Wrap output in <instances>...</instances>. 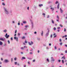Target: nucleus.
<instances>
[{
    "label": "nucleus",
    "instance_id": "1",
    "mask_svg": "<svg viewBox=\"0 0 67 67\" xmlns=\"http://www.w3.org/2000/svg\"><path fill=\"white\" fill-rule=\"evenodd\" d=\"M3 9L4 10V12L5 14H6V15H8L9 14V13L8 10H7V8L5 7H4Z\"/></svg>",
    "mask_w": 67,
    "mask_h": 67
},
{
    "label": "nucleus",
    "instance_id": "2",
    "mask_svg": "<svg viewBox=\"0 0 67 67\" xmlns=\"http://www.w3.org/2000/svg\"><path fill=\"white\" fill-rule=\"evenodd\" d=\"M51 63L55 62V59H54V58H53V57H51Z\"/></svg>",
    "mask_w": 67,
    "mask_h": 67
},
{
    "label": "nucleus",
    "instance_id": "3",
    "mask_svg": "<svg viewBox=\"0 0 67 67\" xmlns=\"http://www.w3.org/2000/svg\"><path fill=\"white\" fill-rule=\"evenodd\" d=\"M4 62L5 63H9L10 61H9V60L6 59L4 60Z\"/></svg>",
    "mask_w": 67,
    "mask_h": 67
},
{
    "label": "nucleus",
    "instance_id": "4",
    "mask_svg": "<svg viewBox=\"0 0 67 67\" xmlns=\"http://www.w3.org/2000/svg\"><path fill=\"white\" fill-rule=\"evenodd\" d=\"M5 37L6 38H9V37H10V35H8V34L7 33L5 35Z\"/></svg>",
    "mask_w": 67,
    "mask_h": 67
},
{
    "label": "nucleus",
    "instance_id": "5",
    "mask_svg": "<svg viewBox=\"0 0 67 67\" xmlns=\"http://www.w3.org/2000/svg\"><path fill=\"white\" fill-rule=\"evenodd\" d=\"M31 24L32 26V29H33L34 26V24H33V21H31Z\"/></svg>",
    "mask_w": 67,
    "mask_h": 67
},
{
    "label": "nucleus",
    "instance_id": "6",
    "mask_svg": "<svg viewBox=\"0 0 67 67\" xmlns=\"http://www.w3.org/2000/svg\"><path fill=\"white\" fill-rule=\"evenodd\" d=\"M28 44L29 45H33V42L31 41V43L30 42H28Z\"/></svg>",
    "mask_w": 67,
    "mask_h": 67
},
{
    "label": "nucleus",
    "instance_id": "7",
    "mask_svg": "<svg viewBox=\"0 0 67 67\" xmlns=\"http://www.w3.org/2000/svg\"><path fill=\"white\" fill-rule=\"evenodd\" d=\"M49 30L46 34V36L48 35V34H49Z\"/></svg>",
    "mask_w": 67,
    "mask_h": 67
},
{
    "label": "nucleus",
    "instance_id": "8",
    "mask_svg": "<svg viewBox=\"0 0 67 67\" xmlns=\"http://www.w3.org/2000/svg\"><path fill=\"white\" fill-rule=\"evenodd\" d=\"M53 36H54V38H55V37H56V36H57L56 35V34H55V33L53 34Z\"/></svg>",
    "mask_w": 67,
    "mask_h": 67
},
{
    "label": "nucleus",
    "instance_id": "9",
    "mask_svg": "<svg viewBox=\"0 0 67 67\" xmlns=\"http://www.w3.org/2000/svg\"><path fill=\"white\" fill-rule=\"evenodd\" d=\"M65 59L66 58L65 57V56H63L61 58V59Z\"/></svg>",
    "mask_w": 67,
    "mask_h": 67
},
{
    "label": "nucleus",
    "instance_id": "10",
    "mask_svg": "<svg viewBox=\"0 0 67 67\" xmlns=\"http://www.w3.org/2000/svg\"><path fill=\"white\" fill-rule=\"evenodd\" d=\"M65 59L66 58L65 57V56H63L61 58V59Z\"/></svg>",
    "mask_w": 67,
    "mask_h": 67
},
{
    "label": "nucleus",
    "instance_id": "11",
    "mask_svg": "<svg viewBox=\"0 0 67 67\" xmlns=\"http://www.w3.org/2000/svg\"><path fill=\"white\" fill-rule=\"evenodd\" d=\"M65 59L66 58L65 57V56H63L61 58V59Z\"/></svg>",
    "mask_w": 67,
    "mask_h": 67
},
{
    "label": "nucleus",
    "instance_id": "12",
    "mask_svg": "<svg viewBox=\"0 0 67 67\" xmlns=\"http://www.w3.org/2000/svg\"><path fill=\"white\" fill-rule=\"evenodd\" d=\"M23 22L24 24H25L26 23V21H23Z\"/></svg>",
    "mask_w": 67,
    "mask_h": 67
},
{
    "label": "nucleus",
    "instance_id": "13",
    "mask_svg": "<svg viewBox=\"0 0 67 67\" xmlns=\"http://www.w3.org/2000/svg\"><path fill=\"white\" fill-rule=\"evenodd\" d=\"M60 11L61 13H63V10H62V9L61 8H60Z\"/></svg>",
    "mask_w": 67,
    "mask_h": 67
},
{
    "label": "nucleus",
    "instance_id": "14",
    "mask_svg": "<svg viewBox=\"0 0 67 67\" xmlns=\"http://www.w3.org/2000/svg\"><path fill=\"white\" fill-rule=\"evenodd\" d=\"M0 40H1V41H4V39L2 38H0Z\"/></svg>",
    "mask_w": 67,
    "mask_h": 67
},
{
    "label": "nucleus",
    "instance_id": "15",
    "mask_svg": "<svg viewBox=\"0 0 67 67\" xmlns=\"http://www.w3.org/2000/svg\"><path fill=\"white\" fill-rule=\"evenodd\" d=\"M59 3L57 5V9H59Z\"/></svg>",
    "mask_w": 67,
    "mask_h": 67
},
{
    "label": "nucleus",
    "instance_id": "16",
    "mask_svg": "<svg viewBox=\"0 0 67 67\" xmlns=\"http://www.w3.org/2000/svg\"><path fill=\"white\" fill-rule=\"evenodd\" d=\"M3 44V43L1 41H0V45H2Z\"/></svg>",
    "mask_w": 67,
    "mask_h": 67
},
{
    "label": "nucleus",
    "instance_id": "17",
    "mask_svg": "<svg viewBox=\"0 0 67 67\" xmlns=\"http://www.w3.org/2000/svg\"><path fill=\"white\" fill-rule=\"evenodd\" d=\"M41 36H43V31H42V32L41 33Z\"/></svg>",
    "mask_w": 67,
    "mask_h": 67
},
{
    "label": "nucleus",
    "instance_id": "18",
    "mask_svg": "<svg viewBox=\"0 0 67 67\" xmlns=\"http://www.w3.org/2000/svg\"><path fill=\"white\" fill-rule=\"evenodd\" d=\"M7 31V30H5L3 31V32H5V33H6Z\"/></svg>",
    "mask_w": 67,
    "mask_h": 67
},
{
    "label": "nucleus",
    "instance_id": "19",
    "mask_svg": "<svg viewBox=\"0 0 67 67\" xmlns=\"http://www.w3.org/2000/svg\"><path fill=\"white\" fill-rule=\"evenodd\" d=\"M2 5H4V6H5V4L4 3H2Z\"/></svg>",
    "mask_w": 67,
    "mask_h": 67
},
{
    "label": "nucleus",
    "instance_id": "20",
    "mask_svg": "<svg viewBox=\"0 0 67 67\" xmlns=\"http://www.w3.org/2000/svg\"><path fill=\"white\" fill-rule=\"evenodd\" d=\"M42 15H44V17H45V14L44 13H43L42 14Z\"/></svg>",
    "mask_w": 67,
    "mask_h": 67
},
{
    "label": "nucleus",
    "instance_id": "21",
    "mask_svg": "<svg viewBox=\"0 0 67 67\" xmlns=\"http://www.w3.org/2000/svg\"><path fill=\"white\" fill-rule=\"evenodd\" d=\"M52 23H53V24H54V20H52Z\"/></svg>",
    "mask_w": 67,
    "mask_h": 67
},
{
    "label": "nucleus",
    "instance_id": "22",
    "mask_svg": "<svg viewBox=\"0 0 67 67\" xmlns=\"http://www.w3.org/2000/svg\"><path fill=\"white\" fill-rule=\"evenodd\" d=\"M39 7H41V6H43V4H39Z\"/></svg>",
    "mask_w": 67,
    "mask_h": 67
},
{
    "label": "nucleus",
    "instance_id": "23",
    "mask_svg": "<svg viewBox=\"0 0 67 67\" xmlns=\"http://www.w3.org/2000/svg\"><path fill=\"white\" fill-rule=\"evenodd\" d=\"M22 59H25V58L24 57H22Z\"/></svg>",
    "mask_w": 67,
    "mask_h": 67
},
{
    "label": "nucleus",
    "instance_id": "24",
    "mask_svg": "<svg viewBox=\"0 0 67 67\" xmlns=\"http://www.w3.org/2000/svg\"><path fill=\"white\" fill-rule=\"evenodd\" d=\"M47 61L48 62H49V59H47Z\"/></svg>",
    "mask_w": 67,
    "mask_h": 67
},
{
    "label": "nucleus",
    "instance_id": "25",
    "mask_svg": "<svg viewBox=\"0 0 67 67\" xmlns=\"http://www.w3.org/2000/svg\"><path fill=\"white\" fill-rule=\"evenodd\" d=\"M24 49V48H23V47L21 48V50H23Z\"/></svg>",
    "mask_w": 67,
    "mask_h": 67
},
{
    "label": "nucleus",
    "instance_id": "26",
    "mask_svg": "<svg viewBox=\"0 0 67 67\" xmlns=\"http://www.w3.org/2000/svg\"><path fill=\"white\" fill-rule=\"evenodd\" d=\"M62 62L63 64H64V60H62Z\"/></svg>",
    "mask_w": 67,
    "mask_h": 67
},
{
    "label": "nucleus",
    "instance_id": "27",
    "mask_svg": "<svg viewBox=\"0 0 67 67\" xmlns=\"http://www.w3.org/2000/svg\"><path fill=\"white\" fill-rule=\"evenodd\" d=\"M51 10H52V11H54V8H51Z\"/></svg>",
    "mask_w": 67,
    "mask_h": 67
},
{
    "label": "nucleus",
    "instance_id": "28",
    "mask_svg": "<svg viewBox=\"0 0 67 67\" xmlns=\"http://www.w3.org/2000/svg\"><path fill=\"white\" fill-rule=\"evenodd\" d=\"M53 30L54 31H55V30H56V27H55L53 28Z\"/></svg>",
    "mask_w": 67,
    "mask_h": 67
},
{
    "label": "nucleus",
    "instance_id": "29",
    "mask_svg": "<svg viewBox=\"0 0 67 67\" xmlns=\"http://www.w3.org/2000/svg\"><path fill=\"white\" fill-rule=\"evenodd\" d=\"M27 59H29L30 60H31V59H32V58H28Z\"/></svg>",
    "mask_w": 67,
    "mask_h": 67
},
{
    "label": "nucleus",
    "instance_id": "30",
    "mask_svg": "<svg viewBox=\"0 0 67 67\" xmlns=\"http://www.w3.org/2000/svg\"><path fill=\"white\" fill-rule=\"evenodd\" d=\"M60 27H63V25L62 24L60 25Z\"/></svg>",
    "mask_w": 67,
    "mask_h": 67
},
{
    "label": "nucleus",
    "instance_id": "31",
    "mask_svg": "<svg viewBox=\"0 0 67 67\" xmlns=\"http://www.w3.org/2000/svg\"><path fill=\"white\" fill-rule=\"evenodd\" d=\"M25 37L23 36L22 37V39H25Z\"/></svg>",
    "mask_w": 67,
    "mask_h": 67
},
{
    "label": "nucleus",
    "instance_id": "32",
    "mask_svg": "<svg viewBox=\"0 0 67 67\" xmlns=\"http://www.w3.org/2000/svg\"><path fill=\"white\" fill-rule=\"evenodd\" d=\"M57 19H59V16L58 15L57 16Z\"/></svg>",
    "mask_w": 67,
    "mask_h": 67
},
{
    "label": "nucleus",
    "instance_id": "33",
    "mask_svg": "<svg viewBox=\"0 0 67 67\" xmlns=\"http://www.w3.org/2000/svg\"><path fill=\"white\" fill-rule=\"evenodd\" d=\"M28 26H28L26 25L25 26V27H26V28H27V27H28Z\"/></svg>",
    "mask_w": 67,
    "mask_h": 67
},
{
    "label": "nucleus",
    "instance_id": "34",
    "mask_svg": "<svg viewBox=\"0 0 67 67\" xmlns=\"http://www.w3.org/2000/svg\"><path fill=\"white\" fill-rule=\"evenodd\" d=\"M17 62H15V65H16L18 63H17Z\"/></svg>",
    "mask_w": 67,
    "mask_h": 67
},
{
    "label": "nucleus",
    "instance_id": "35",
    "mask_svg": "<svg viewBox=\"0 0 67 67\" xmlns=\"http://www.w3.org/2000/svg\"><path fill=\"white\" fill-rule=\"evenodd\" d=\"M18 37H16V41L17 42H18Z\"/></svg>",
    "mask_w": 67,
    "mask_h": 67
},
{
    "label": "nucleus",
    "instance_id": "36",
    "mask_svg": "<svg viewBox=\"0 0 67 67\" xmlns=\"http://www.w3.org/2000/svg\"><path fill=\"white\" fill-rule=\"evenodd\" d=\"M49 18V15H48L47 17V18Z\"/></svg>",
    "mask_w": 67,
    "mask_h": 67
},
{
    "label": "nucleus",
    "instance_id": "37",
    "mask_svg": "<svg viewBox=\"0 0 67 67\" xmlns=\"http://www.w3.org/2000/svg\"><path fill=\"white\" fill-rule=\"evenodd\" d=\"M64 32H66V28L64 29Z\"/></svg>",
    "mask_w": 67,
    "mask_h": 67
},
{
    "label": "nucleus",
    "instance_id": "38",
    "mask_svg": "<svg viewBox=\"0 0 67 67\" xmlns=\"http://www.w3.org/2000/svg\"><path fill=\"white\" fill-rule=\"evenodd\" d=\"M21 35V34L20 33H18V36H20Z\"/></svg>",
    "mask_w": 67,
    "mask_h": 67
},
{
    "label": "nucleus",
    "instance_id": "39",
    "mask_svg": "<svg viewBox=\"0 0 67 67\" xmlns=\"http://www.w3.org/2000/svg\"><path fill=\"white\" fill-rule=\"evenodd\" d=\"M62 44H63V43H60V45H61V46L62 45Z\"/></svg>",
    "mask_w": 67,
    "mask_h": 67
},
{
    "label": "nucleus",
    "instance_id": "40",
    "mask_svg": "<svg viewBox=\"0 0 67 67\" xmlns=\"http://www.w3.org/2000/svg\"><path fill=\"white\" fill-rule=\"evenodd\" d=\"M10 40H11V41H12L13 40V38H12V37H11V38Z\"/></svg>",
    "mask_w": 67,
    "mask_h": 67
},
{
    "label": "nucleus",
    "instance_id": "41",
    "mask_svg": "<svg viewBox=\"0 0 67 67\" xmlns=\"http://www.w3.org/2000/svg\"><path fill=\"white\" fill-rule=\"evenodd\" d=\"M54 48L55 49H57V48L56 47V46H55L54 47Z\"/></svg>",
    "mask_w": 67,
    "mask_h": 67
},
{
    "label": "nucleus",
    "instance_id": "42",
    "mask_svg": "<svg viewBox=\"0 0 67 67\" xmlns=\"http://www.w3.org/2000/svg\"><path fill=\"white\" fill-rule=\"evenodd\" d=\"M52 36H53V35L52 34H51L50 36V37H52Z\"/></svg>",
    "mask_w": 67,
    "mask_h": 67
},
{
    "label": "nucleus",
    "instance_id": "43",
    "mask_svg": "<svg viewBox=\"0 0 67 67\" xmlns=\"http://www.w3.org/2000/svg\"><path fill=\"white\" fill-rule=\"evenodd\" d=\"M25 43H27V42L26 41V40H25Z\"/></svg>",
    "mask_w": 67,
    "mask_h": 67
},
{
    "label": "nucleus",
    "instance_id": "44",
    "mask_svg": "<svg viewBox=\"0 0 67 67\" xmlns=\"http://www.w3.org/2000/svg\"><path fill=\"white\" fill-rule=\"evenodd\" d=\"M61 41H62V40L61 39H59V42H60Z\"/></svg>",
    "mask_w": 67,
    "mask_h": 67
},
{
    "label": "nucleus",
    "instance_id": "45",
    "mask_svg": "<svg viewBox=\"0 0 67 67\" xmlns=\"http://www.w3.org/2000/svg\"><path fill=\"white\" fill-rule=\"evenodd\" d=\"M37 33V32H36V31L35 32L34 34H36Z\"/></svg>",
    "mask_w": 67,
    "mask_h": 67
},
{
    "label": "nucleus",
    "instance_id": "46",
    "mask_svg": "<svg viewBox=\"0 0 67 67\" xmlns=\"http://www.w3.org/2000/svg\"><path fill=\"white\" fill-rule=\"evenodd\" d=\"M32 62H35V59L33 60Z\"/></svg>",
    "mask_w": 67,
    "mask_h": 67
},
{
    "label": "nucleus",
    "instance_id": "47",
    "mask_svg": "<svg viewBox=\"0 0 67 67\" xmlns=\"http://www.w3.org/2000/svg\"><path fill=\"white\" fill-rule=\"evenodd\" d=\"M24 48H27V47L26 46H24Z\"/></svg>",
    "mask_w": 67,
    "mask_h": 67
},
{
    "label": "nucleus",
    "instance_id": "48",
    "mask_svg": "<svg viewBox=\"0 0 67 67\" xmlns=\"http://www.w3.org/2000/svg\"><path fill=\"white\" fill-rule=\"evenodd\" d=\"M8 44H10V41H9V40H8Z\"/></svg>",
    "mask_w": 67,
    "mask_h": 67
},
{
    "label": "nucleus",
    "instance_id": "49",
    "mask_svg": "<svg viewBox=\"0 0 67 67\" xmlns=\"http://www.w3.org/2000/svg\"><path fill=\"white\" fill-rule=\"evenodd\" d=\"M17 65H18V66H20V64H19V63H18L17 64Z\"/></svg>",
    "mask_w": 67,
    "mask_h": 67
},
{
    "label": "nucleus",
    "instance_id": "50",
    "mask_svg": "<svg viewBox=\"0 0 67 67\" xmlns=\"http://www.w3.org/2000/svg\"><path fill=\"white\" fill-rule=\"evenodd\" d=\"M58 3V2L57 1L56 2L55 4H57V3Z\"/></svg>",
    "mask_w": 67,
    "mask_h": 67
},
{
    "label": "nucleus",
    "instance_id": "51",
    "mask_svg": "<svg viewBox=\"0 0 67 67\" xmlns=\"http://www.w3.org/2000/svg\"><path fill=\"white\" fill-rule=\"evenodd\" d=\"M14 60H16V58H15L14 59Z\"/></svg>",
    "mask_w": 67,
    "mask_h": 67
},
{
    "label": "nucleus",
    "instance_id": "52",
    "mask_svg": "<svg viewBox=\"0 0 67 67\" xmlns=\"http://www.w3.org/2000/svg\"><path fill=\"white\" fill-rule=\"evenodd\" d=\"M28 64H29V65H30V62H28Z\"/></svg>",
    "mask_w": 67,
    "mask_h": 67
},
{
    "label": "nucleus",
    "instance_id": "53",
    "mask_svg": "<svg viewBox=\"0 0 67 67\" xmlns=\"http://www.w3.org/2000/svg\"><path fill=\"white\" fill-rule=\"evenodd\" d=\"M58 62H59V63H60V60H58Z\"/></svg>",
    "mask_w": 67,
    "mask_h": 67
},
{
    "label": "nucleus",
    "instance_id": "54",
    "mask_svg": "<svg viewBox=\"0 0 67 67\" xmlns=\"http://www.w3.org/2000/svg\"><path fill=\"white\" fill-rule=\"evenodd\" d=\"M20 25V23H19L18 24V25Z\"/></svg>",
    "mask_w": 67,
    "mask_h": 67
},
{
    "label": "nucleus",
    "instance_id": "55",
    "mask_svg": "<svg viewBox=\"0 0 67 67\" xmlns=\"http://www.w3.org/2000/svg\"><path fill=\"white\" fill-rule=\"evenodd\" d=\"M67 35H65L64 36L65 37H67Z\"/></svg>",
    "mask_w": 67,
    "mask_h": 67
},
{
    "label": "nucleus",
    "instance_id": "56",
    "mask_svg": "<svg viewBox=\"0 0 67 67\" xmlns=\"http://www.w3.org/2000/svg\"><path fill=\"white\" fill-rule=\"evenodd\" d=\"M16 32H17V31H16V30L15 31V33H16Z\"/></svg>",
    "mask_w": 67,
    "mask_h": 67
},
{
    "label": "nucleus",
    "instance_id": "57",
    "mask_svg": "<svg viewBox=\"0 0 67 67\" xmlns=\"http://www.w3.org/2000/svg\"><path fill=\"white\" fill-rule=\"evenodd\" d=\"M11 62L12 63V61H13V59H12V58L11 59Z\"/></svg>",
    "mask_w": 67,
    "mask_h": 67
},
{
    "label": "nucleus",
    "instance_id": "58",
    "mask_svg": "<svg viewBox=\"0 0 67 67\" xmlns=\"http://www.w3.org/2000/svg\"><path fill=\"white\" fill-rule=\"evenodd\" d=\"M65 47H67V45L65 44Z\"/></svg>",
    "mask_w": 67,
    "mask_h": 67
},
{
    "label": "nucleus",
    "instance_id": "59",
    "mask_svg": "<svg viewBox=\"0 0 67 67\" xmlns=\"http://www.w3.org/2000/svg\"><path fill=\"white\" fill-rule=\"evenodd\" d=\"M63 4V5H64V7L66 6V5H65V4Z\"/></svg>",
    "mask_w": 67,
    "mask_h": 67
},
{
    "label": "nucleus",
    "instance_id": "60",
    "mask_svg": "<svg viewBox=\"0 0 67 67\" xmlns=\"http://www.w3.org/2000/svg\"><path fill=\"white\" fill-rule=\"evenodd\" d=\"M67 60H65V62H65V63H66V62H67Z\"/></svg>",
    "mask_w": 67,
    "mask_h": 67
},
{
    "label": "nucleus",
    "instance_id": "61",
    "mask_svg": "<svg viewBox=\"0 0 67 67\" xmlns=\"http://www.w3.org/2000/svg\"><path fill=\"white\" fill-rule=\"evenodd\" d=\"M30 54H32L33 53H32V52H30Z\"/></svg>",
    "mask_w": 67,
    "mask_h": 67
},
{
    "label": "nucleus",
    "instance_id": "62",
    "mask_svg": "<svg viewBox=\"0 0 67 67\" xmlns=\"http://www.w3.org/2000/svg\"><path fill=\"white\" fill-rule=\"evenodd\" d=\"M38 53H40V50L38 51Z\"/></svg>",
    "mask_w": 67,
    "mask_h": 67
},
{
    "label": "nucleus",
    "instance_id": "63",
    "mask_svg": "<svg viewBox=\"0 0 67 67\" xmlns=\"http://www.w3.org/2000/svg\"><path fill=\"white\" fill-rule=\"evenodd\" d=\"M14 39H15V40H16V37H14Z\"/></svg>",
    "mask_w": 67,
    "mask_h": 67
},
{
    "label": "nucleus",
    "instance_id": "64",
    "mask_svg": "<svg viewBox=\"0 0 67 67\" xmlns=\"http://www.w3.org/2000/svg\"><path fill=\"white\" fill-rule=\"evenodd\" d=\"M65 53H67V51H66L65 52Z\"/></svg>",
    "mask_w": 67,
    "mask_h": 67
}]
</instances>
